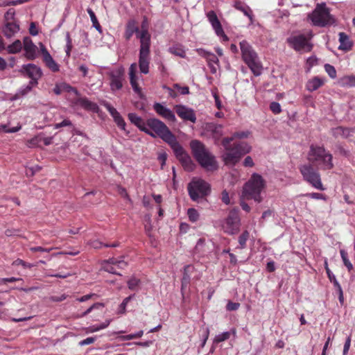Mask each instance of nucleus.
<instances>
[{"label":"nucleus","instance_id":"obj_1","mask_svg":"<svg viewBox=\"0 0 355 355\" xmlns=\"http://www.w3.org/2000/svg\"><path fill=\"white\" fill-rule=\"evenodd\" d=\"M232 138H223L221 144L225 149L222 158L225 165H236L241 159V157L248 153L250 150V146L245 141L235 142L232 145Z\"/></svg>","mask_w":355,"mask_h":355},{"label":"nucleus","instance_id":"obj_2","mask_svg":"<svg viewBox=\"0 0 355 355\" xmlns=\"http://www.w3.org/2000/svg\"><path fill=\"white\" fill-rule=\"evenodd\" d=\"M137 38L140 42L139 67L141 73L147 74L149 72L151 37L148 30V22L146 17L141 23V30L138 33Z\"/></svg>","mask_w":355,"mask_h":355},{"label":"nucleus","instance_id":"obj_3","mask_svg":"<svg viewBox=\"0 0 355 355\" xmlns=\"http://www.w3.org/2000/svg\"><path fill=\"white\" fill-rule=\"evenodd\" d=\"M145 133L153 138L159 137L170 146L177 141L176 137L162 121L150 118L146 120Z\"/></svg>","mask_w":355,"mask_h":355},{"label":"nucleus","instance_id":"obj_4","mask_svg":"<svg viewBox=\"0 0 355 355\" xmlns=\"http://www.w3.org/2000/svg\"><path fill=\"white\" fill-rule=\"evenodd\" d=\"M308 160L318 169L330 170L334 168L333 156L324 146L311 145Z\"/></svg>","mask_w":355,"mask_h":355},{"label":"nucleus","instance_id":"obj_5","mask_svg":"<svg viewBox=\"0 0 355 355\" xmlns=\"http://www.w3.org/2000/svg\"><path fill=\"white\" fill-rule=\"evenodd\" d=\"M190 146L193 155L201 166L207 170H214L217 168L215 157L210 153L201 141L192 140Z\"/></svg>","mask_w":355,"mask_h":355},{"label":"nucleus","instance_id":"obj_6","mask_svg":"<svg viewBox=\"0 0 355 355\" xmlns=\"http://www.w3.org/2000/svg\"><path fill=\"white\" fill-rule=\"evenodd\" d=\"M239 44L243 62L248 65L254 76H260L262 73L263 65L257 52L246 40L241 41Z\"/></svg>","mask_w":355,"mask_h":355},{"label":"nucleus","instance_id":"obj_7","mask_svg":"<svg viewBox=\"0 0 355 355\" xmlns=\"http://www.w3.org/2000/svg\"><path fill=\"white\" fill-rule=\"evenodd\" d=\"M264 187L265 181L263 178L259 174L254 173L243 187V197L260 202L262 200L261 193Z\"/></svg>","mask_w":355,"mask_h":355},{"label":"nucleus","instance_id":"obj_8","mask_svg":"<svg viewBox=\"0 0 355 355\" xmlns=\"http://www.w3.org/2000/svg\"><path fill=\"white\" fill-rule=\"evenodd\" d=\"M264 187L265 181L263 178L259 174L254 173L243 187V197L260 202L262 200L261 193Z\"/></svg>","mask_w":355,"mask_h":355},{"label":"nucleus","instance_id":"obj_9","mask_svg":"<svg viewBox=\"0 0 355 355\" xmlns=\"http://www.w3.org/2000/svg\"><path fill=\"white\" fill-rule=\"evenodd\" d=\"M313 37L312 31L305 33L292 34L286 39L288 46L294 51L300 53L311 52L313 48L311 40Z\"/></svg>","mask_w":355,"mask_h":355},{"label":"nucleus","instance_id":"obj_10","mask_svg":"<svg viewBox=\"0 0 355 355\" xmlns=\"http://www.w3.org/2000/svg\"><path fill=\"white\" fill-rule=\"evenodd\" d=\"M309 17L314 26L319 27L331 26L335 23V19L325 3H318Z\"/></svg>","mask_w":355,"mask_h":355},{"label":"nucleus","instance_id":"obj_11","mask_svg":"<svg viewBox=\"0 0 355 355\" xmlns=\"http://www.w3.org/2000/svg\"><path fill=\"white\" fill-rule=\"evenodd\" d=\"M299 170L306 182L317 189L324 190L321 182L320 174L318 171V169L315 168L313 164L310 162L302 164L299 167Z\"/></svg>","mask_w":355,"mask_h":355},{"label":"nucleus","instance_id":"obj_12","mask_svg":"<svg viewBox=\"0 0 355 355\" xmlns=\"http://www.w3.org/2000/svg\"><path fill=\"white\" fill-rule=\"evenodd\" d=\"M188 192L193 201L206 197L211 191L209 184L202 179H193L187 187Z\"/></svg>","mask_w":355,"mask_h":355},{"label":"nucleus","instance_id":"obj_13","mask_svg":"<svg viewBox=\"0 0 355 355\" xmlns=\"http://www.w3.org/2000/svg\"><path fill=\"white\" fill-rule=\"evenodd\" d=\"M170 147L185 171H192L194 170L195 164L178 140Z\"/></svg>","mask_w":355,"mask_h":355},{"label":"nucleus","instance_id":"obj_14","mask_svg":"<svg viewBox=\"0 0 355 355\" xmlns=\"http://www.w3.org/2000/svg\"><path fill=\"white\" fill-rule=\"evenodd\" d=\"M19 72L24 77L30 78L29 82H31V84H35V85H38V80L43 75L41 68L31 63L23 64Z\"/></svg>","mask_w":355,"mask_h":355},{"label":"nucleus","instance_id":"obj_15","mask_svg":"<svg viewBox=\"0 0 355 355\" xmlns=\"http://www.w3.org/2000/svg\"><path fill=\"white\" fill-rule=\"evenodd\" d=\"M240 218L238 212L231 210L222 225L223 231L230 235L236 234L239 230Z\"/></svg>","mask_w":355,"mask_h":355},{"label":"nucleus","instance_id":"obj_16","mask_svg":"<svg viewBox=\"0 0 355 355\" xmlns=\"http://www.w3.org/2000/svg\"><path fill=\"white\" fill-rule=\"evenodd\" d=\"M125 70L123 67H119L109 73L110 87L112 91L119 90L123 87Z\"/></svg>","mask_w":355,"mask_h":355},{"label":"nucleus","instance_id":"obj_17","mask_svg":"<svg viewBox=\"0 0 355 355\" xmlns=\"http://www.w3.org/2000/svg\"><path fill=\"white\" fill-rule=\"evenodd\" d=\"M114 266L122 269L127 266V263L123 260H117L115 258H110L101 262V268L103 270L112 274L121 275L116 271Z\"/></svg>","mask_w":355,"mask_h":355},{"label":"nucleus","instance_id":"obj_18","mask_svg":"<svg viewBox=\"0 0 355 355\" xmlns=\"http://www.w3.org/2000/svg\"><path fill=\"white\" fill-rule=\"evenodd\" d=\"M105 313V304L101 302L94 303L92 306L84 311L80 316L89 315L94 320H98Z\"/></svg>","mask_w":355,"mask_h":355},{"label":"nucleus","instance_id":"obj_19","mask_svg":"<svg viewBox=\"0 0 355 355\" xmlns=\"http://www.w3.org/2000/svg\"><path fill=\"white\" fill-rule=\"evenodd\" d=\"M174 110L182 120L196 123V116L193 109L183 105H176L174 106Z\"/></svg>","mask_w":355,"mask_h":355},{"label":"nucleus","instance_id":"obj_20","mask_svg":"<svg viewBox=\"0 0 355 355\" xmlns=\"http://www.w3.org/2000/svg\"><path fill=\"white\" fill-rule=\"evenodd\" d=\"M23 47L25 51L24 56L28 60H34L37 57V46L33 44L31 39L28 37H24L23 41Z\"/></svg>","mask_w":355,"mask_h":355},{"label":"nucleus","instance_id":"obj_21","mask_svg":"<svg viewBox=\"0 0 355 355\" xmlns=\"http://www.w3.org/2000/svg\"><path fill=\"white\" fill-rule=\"evenodd\" d=\"M153 109L155 111V112L162 118L172 122H175L176 121V118L174 113L170 109L164 106L161 103H154Z\"/></svg>","mask_w":355,"mask_h":355},{"label":"nucleus","instance_id":"obj_22","mask_svg":"<svg viewBox=\"0 0 355 355\" xmlns=\"http://www.w3.org/2000/svg\"><path fill=\"white\" fill-rule=\"evenodd\" d=\"M76 105L81 106L87 111H92L94 113L99 112V107L96 103L90 101L86 97H78L74 101Z\"/></svg>","mask_w":355,"mask_h":355},{"label":"nucleus","instance_id":"obj_23","mask_svg":"<svg viewBox=\"0 0 355 355\" xmlns=\"http://www.w3.org/2000/svg\"><path fill=\"white\" fill-rule=\"evenodd\" d=\"M137 65L136 63H132L129 68L130 83L134 92L141 96V89L137 83Z\"/></svg>","mask_w":355,"mask_h":355},{"label":"nucleus","instance_id":"obj_24","mask_svg":"<svg viewBox=\"0 0 355 355\" xmlns=\"http://www.w3.org/2000/svg\"><path fill=\"white\" fill-rule=\"evenodd\" d=\"M207 17L216 33H223L222 25L216 15V13L214 10L209 11L207 13Z\"/></svg>","mask_w":355,"mask_h":355},{"label":"nucleus","instance_id":"obj_25","mask_svg":"<svg viewBox=\"0 0 355 355\" xmlns=\"http://www.w3.org/2000/svg\"><path fill=\"white\" fill-rule=\"evenodd\" d=\"M139 33V28L137 25V21L135 19H130L128 21L125 26L124 37L126 40H130L134 33L137 36Z\"/></svg>","mask_w":355,"mask_h":355},{"label":"nucleus","instance_id":"obj_26","mask_svg":"<svg viewBox=\"0 0 355 355\" xmlns=\"http://www.w3.org/2000/svg\"><path fill=\"white\" fill-rule=\"evenodd\" d=\"M339 42H340V45L338 46L339 50L348 51H350L353 46V43L349 40V36L343 32H341L339 33Z\"/></svg>","mask_w":355,"mask_h":355},{"label":"nucleus","instance_id":"obj_27","mask_svg":"<svg viewBox=\"0 0 355 355\" xmlns=\"http://www.w3.org/2000/svg\"><path fill=\"white\" fill-rule=\"evenodd\" d=\"M223 125L214 123H207L206 129L208 132H211L213 137L216 140H218L223 135Z\"/></svg>","mask_w":355,"mask_h":355},{"label":"nucleus","instance_id":"obj_28","mask_svg":"<svg viewBox=\"0 0 355 355\" xmlns=\"http://www.w3.org/2000/svg\"><path fill=\"white\" fill-rule=\"evenodd\" d=\"M324 79L315 76L309 80L306 83V89L309 92H313L322 87L324 84Z\"/></svg>","mask_w":355,"mask_h":355},{"label":"nucleus","instance_id":"obj_29","mask_svg":"<svg viewBox=\"0 0 355 355\" xmlns=\"http://www.w3.org/2000/svg\"><path fill=\"white\" fill-rule=\"evenodd\" d=\"M130 121L135 124L141 131H146V121H144L140 116L135 113L128 114Z\"/></svg>","mask_w":355,"mask_h":355},{"label":"nucleus","instance_id":"obj_30","mask_svg":"<svg viewBox=\"0 0 355 355\" xmlns=\"http://www.w3.org/2000/svg\"><path fill=\"white\" fill-rule=\"evenodd\" d=\"M194 271V267L192 265H187L184 268L183 277L182 279V288L187 287L191 280V275Z\"/></svg>","mask_w":355,"mask_h":355},{"label":"nucleus","instance_id":"obj_31","mask_svg":"<svg viewBox=\"0 0 355 355\" xmlns=\"http://www.w3.org/2000/svg\"><path fill=\"white\" fill-rule=\"evenodd\" d=\"M19 30V26L15 22H7L3 32L6 37H11Z\"/></svg>","mask_w":355,"mask_h":355},{"label":"nucleus","instance_id":"obj_32","mask_svg":"<svg viewBox=\"0 0 355 355\" xmlns=\"http://www.w3.org/2000/svg\"><path fill=\"white\" fill-rule=\"evenodd\" d=\"M46 66L53 72H58L60 70L59 64L53 59L52 56L43 59Z\"/></svg>","mask_w":355,"mask_h":355},{"label":"nucleus","instance_id":"obj_33","mask_svg":"<svg viewBox=\"0 0 355 355\" xmlns=\"http://www.w3.org/2000/svg\"><path fill=\"white\" fill-rule=\"evenodd\" d=\"M331 132L332 135L338 138L339 137H346L349 134V130L347 128H345L342 126H338L331 130Z\"/></svg>","mask_w":355,"mask_h":355},{"label":"nucleus","instance_id":"obj_34","mask_svg":"<svg viewBox=\"0 0 355 355\" xmlns=\"http://www.w3.org/2000/svg\"><path fill=\"white\" fill-rule=\"evenodd\" d=\"M23 45L19 40H15L12 44L7 47V51L9 53H17L22 49Z\"/></svg>","mask_w":355,"mask_h":355},{"label":"nucleus","instance_id":"obj_35","mask_svg":"<svg viewBox=\"0 0 355 355\" xmlns=\"http://www.w3.org/2000/svg\"><path fill=\"white\" fill-rule=\"evenodd\" d=\"M169 52L180 58H185L186 52L180 44H175L169 48Z\"/></svg>","mask_w":355,"mask_h":355},{"label":"nucleus","instance_id":"obj_36","mask_svg":"<svg viewBox=\"0 0 355 355\" xmlns=\"http://www.w3.org/2000/svg\"><path fill=\"white\" fill-rule=\"evenodd\" d=\"M87 11L91 18V21L92 22L93 26L98 31L101 32V30H102L101 26L100 25L94 12L89 8L87 9Z\"/></svg>","mask_w":355,"mask_h":355},{"label":"nucleus","instance_id":"obj_37","mask_svg":"<svg viewBox=\"0 0 355 355\" xmlns=\"http://www.w3.org/2000/svg\"><path fill=\"white\" fill-rule=\"evenodd\" d=\"M250 237V233L248 230H245L239 237V248L244 249L246 248V242Z\"/></svg>","mask_w":355,"mask_h":355},{"label":"nucleus","instance_id":"obj_38","mask_svg":"<svg viewBox=\"0 0 355 355\" xmlns=\"http://www.w3.org/2000/svg\"><path fill=\"white\" fill-rule=\"evenodd\" d=\"M340 253L344 265L347 267L349 272L351 271L353 269V266L348 259L347 252L344 250H340Z\"/></svg>","mask_w":355,"mask_h":355},{"label":"nucleus","instance_id":"obj_39","mask_svg":"<svg viewBox=\"0 0 355 355\" xmlns=\"http://www.w3.org/2000/svg\"><path fill=\"white\" fill-rule=\"evenodd\" d=\"M205 58L208 63V65L209 64H216L217 66L218 65L219 60L215 54H214L212 53L207 52L205 53Z\"/></svg>","mask_w":355,"mask_h":355},{"label":"nucleus","instance_id":"obj_40","mask_svg":"<svg viewBox=\"0 0 355 355\" xmlns=\"http://www.w3.org/2000/svg\"><path fill=\"white\" fill-rule=\"evenodd\" d=\"M187 215L190 221L194 223L196 222L199 218V214L196 209L193 208H189L187 211Z\"/></svg>","mask_w":355,"mask_h":355},{"label":"nucleus","instance_id":"obj_41","mask_svg":"<svg viewBox=\"0 0 355 355\" xmlns=\"http://www.w3.org/2000/svg\"><path fill=\"white\" fill-rule=\"evenodd\" d=\"M250 135V132L249 131H241V132H234L232 137H230L229 138L232 139V141L238 138V139H243L247 138Z\"/></svg>","mask_w":355,"mask_h":355},{"label":"nucleus","instance_id":"obj_42","mask_svg":"<svg viewBox=\"0 0 355 355\" xmlns=\"http://www.w3.org/2000/svg\"><path fill=\"white\" fill-rule=\"evenodd\" d=\"M35 84H31V82L28 83V85H26L25 87L21 88L19 90L17 95L19 96H25L28 94L31 90L33 87H35Z\"/></svg>","mask_w":355,"mask_h":355},{"label":"nucleus","instance_id":"obj_43","mask_svg":"<svg viewBox=\"0 0 355 355\" xmlns=\"http://www.w3.org/2000/svg\"><path fill=\"white\" fill-rule=\"evenodd\" d=\"M140 283V280L135 277H132L130 279L128 282V286L130 290H136L137 288L139 286V284Z\"/></svg>","mask_w":355,"mask_h":355},{"label":"nucleus","instance_id":"obj_44","mask_svg":"<svg viewBox=\"0 0 355 355\" xmlns=\"http://www.w3.org/2000/svg\"><path fill=\"white\" fill-rule=\"evenodd\" d=\"M324 69H325L326 72L329 74V76L331 78H336V71L334 66H332L329 64H326L324 65Z\"/></svg>","mask_w":355,"mask_h":355},{"label":"nucleus","instance_id":"obj_45","mask_svg":"<svg viewBox=\"0 0 355 355\" xmlns=\"http://www.w3.org/2000/svg\"><path fill=\"white\" fill-rule=\"evenodd\" d=\"M270 109L275 114H278L282 112L280 104L277 102H272L270 105Z\"/></svg>","mask_w":355,"mask_h":355},{"label":"nucleus","instance_id":"obj_46","mask_svg":"<svg viewBox=\"0 0 355 355\" xmlns=\"http://www.w3.org/2000/svg\"><path fill=\"white\" fill-rule=\"evenodd\" d=\"M66 37H67V45H66L65 51H66L67 56L69 57L70 53H71V51L72 49V41H71V39L70 37V35L69 33H67Z\"/></svg>","mask_w":355,"mask_h":355},{"label":"nucleus","instance_id":"obj_47","mask_svg":"<svg viewBox=\"0 0 355 355\" xmlns=\"http://www.w3.org/2000/svg\"><path fill=\"white\" fill-rule=\"evenodd\" d=\"M114 121L117 124L119 128L125 130V122L123 120V119L122 118V116H121V114H119V116L114 118Z\"/></svg>","mask_w":355,"mask_h":355},{"label":"nucleus","instance_id":"obj_48","mask_svg":"<svg viewBox=\"0 0 355 355\" xmlns=\"http://www.w3.org/2000/svg\"><path fill=\"white\" fill-rule=\"evenodd\" d=\"M96 297H98V295L96 294V293H89V294H87V295H83L79 298H77L76 300L80 302H85V301H87L90 299H96Z\"/></svg>","mask_w":355,"mask_h":355},{"label":"nucleus","instance_id":"obj_49","mask_svg":"<svg viewBox=\"0 0 355 355\" xmlns=\"http://www.w3.org/2000/svg\"><path fill=\"white\" fill-rule=\"evenodd\" d=\"M248 5H246L245 3L242 2L240 0H234V7L238 10L242 12L245 8H246Z\"/></svg>","mask_w":355,"mask_h":355},{"label":"nucleus","instance_id":"obj_50","mask_svg":"<svg viewBox=\"0 0 355 355\" xmlns=\"http://www.w3.org/2000/svg\"><path fill=\"white\" fill-rule=\"evenodd\" d=\"M72 123L69 119H64L61 123H58L54 125L55 129H58L62 127L71 126Z\"/></svg>","mask_w":355,"mask_h":355},{"label":"nucleus","instance_id":"obj_51","mask_svg":"<svg viewBox=\"0 0 355 355\" xmlns=\"http://www.w3.org/2000/svg\"><path fill=\"white\" fill-rule=\"evenodd\" d=\"M41 142V137L39 136L35 137L31 139L28 141V145L29 147H35L39 145V143Z\"/></svg>","mask_w":355,"mask_h":355},{"label":"nucleus","instance_id":"obj_52","mask_svg":"<svg viewBox=\"0 0 355 355\" xmlns=\"http://www.w3.org/2000/svg\"><path fill=\"white\" fill-rule=\"evenodd\" d=\"M239 303L229 301L226 306V309L227 311H232L237 310L239 308Z\"/></svg>","mask_w":355,"mask_h":355},{"label":"nucleus","instance_id":"obj_53","mask_svg":"<svg viewBox=\"0 0 355 355\" xmlns=\"http://www.w3.org/2000/svg\"><path fill=\"white\" fill-rule=\"evenodd\" d=\"M174 88L177 89L181 94L185 95L189 93V88L187 86L182 87L178 84L174 85Z\"/></svg>","mask_w":355,"mask_h":355},{"label":"nucleus","instance_id":"obj_54","mask_svg":"<svg viewBox=\"0 0 355 355\" xmlns=\"http://www.w3.org/2000/svg\"><path fill=\"white\" fill-rule=\"evenodd\" d=\"M13 266H22L24 268H31V265L21 259H17L12 262Z\"/></svg>","mask_w":355,"mask_h":355},{"label":"nucleus","instance_id":"obj_55","mask_svg":"<svg viewBox=\"0 0 355 355\" xmlns=\"http://www.w3.org/2000/svg\"><path fill=\"white\" fill-rule=\"evenodd\" d=\"M109 324H110V320H106L105 322H103L101 324H97L92 326V330L93 331H99V330L103 329L105 328L106 327H107Z\"/></svg>","mask_w":355,"mask_h":355},{"label":"nucleus","instance_id":"obj_56","mask_svg":"<svg viewBox=\"0 0 355 355\" xmlns=\"http://www.w3.org/2000/svg\"><path fill=\"white\" fill-rule=\"evenodd\" d=\"M230 334H217L214 340L215 343H218L229 338Z\"/></svg>","mask_w":355,"mask_h":355},{"label":"nucleus","instance_id":"obj_57","mask_svg":"<svg viewBox=\"0 0 355 355\" xmlns=\"http://www.w3.org/2000/svg\"><path fill=\"white\" fill-rule=\"evenodd\" d=\"M104 244L105 243L98 240H94L89 242V245L94 249H100L102 247H104Z\"/></svg>","mask_w":355,"mask_h":355},{"label":"nucleus","instance_id":"obj_58","mask_svg":"<svg viewBox=\"0 0 355 355\" xmlns=\"http://www.w3.org/2000/svg\"><path fill=\"white\" fill-rule=\"evenodd\" d=\"M17 281H22L21 278L10 277V278H1L0 279L1 284L12 283Z\"/></svg>","mask_w":355,"mask_h":355},{"label":"nucleus","instance_id":"obj_59","mask_svg":"<svg viewBox=\"0 0 355 355\" xmlns=\"http://www.w3.org/2000/svg\"><path fill=\"white\" fill-rule=\"evenodd\" d=\"M52 249L53 248H42L41 246H37V247H31L30 248V250L33 252H51L52 250Z\"/></svg>","mask_w":355,"mask_h":355},{"label":"nucleus","instance_id":"obj_60","mask_svg":"<svg viewBox=\"0 0 355 355\" xmlns=\"http://www.w3.org/2000/svg\"><path fill=\"white\" fill-rule=\"evenodd\" d=\"M221 200L223 202H224L225 205L230 204V199L229 197V193L226 190L223 191L221 193Z\"/></svg>","mask_w":355,"mask_h":355},{"label":"nucleus","instance_id":"obj_61","mask_svg":"<svg viewBox=\"0 0 355 355\" xmlns=\"http://www.w3.org/2000/svg\"><path fill=\"white\" fill-rule=\"evenodd\" d=\"M351 345V338L348 336L345 340L344 348H343V355H346L349 351Z\"/></svg>","mask_w":355,"mask_h":355},{"label":"nucleus","instance_id":"obj_62","mask_svg":"<svg viewBox=\"0 0 355 355\" xmlns=\"http://www.w3.org/2000/svg\"><path fill=\"white\" fill-rule=\"evenodd\" d=\"M243 165L246 167H252L254 166V162L250 156H247L243 162Z\"/></svg>","mask_w":355,"mask_h":355},{"label":"nucleus","instance_id":"obj_63","mask_svg":"<svg viewBox=\"0 0 355 355\" xmlns=\"http://www.w3.org/2000/svg\"><path fill=\"white\" fill-rule=\"evenodd\" d=\"M67 295L66 294H62L60 296H51L50 300L53 302H62L66 300Z\"/></svg>","mask_w":355,"mask_h":355},{"label":"nucleus","instance_id":"obj_64","mask_svg":"<svg viewBox=\"0 0 355 355\" xmlns=\"http://www.w3.org/2000/svg\"><path fill=\"white\" fill-rule=\"evenodd\" d=\"M242 12L245 15L247 16L250 19V21L252 20V10L250 9V8L247 6L246 8H245V10H243L242 11Z\"/></svg>","mask_w":355,"mask_h":355}]
</instances>
